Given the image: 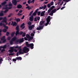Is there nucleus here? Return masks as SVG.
<instances>
[{
  "label": "nucleus",
  "instance_id": "20e7f679",
  "mask_svg": "<svg viewBox=\"0 0 78 78\" xmlns=\"http://www.w3.org/2000/svg\"><path fill=\"white\" fill-rule=\"evenodd\" d=\"M23 51L24 53H27L30 51V49L27 46H25L23 49Z\"/></svg>",
  "mask_w": 78,
  "mask_h": 78
},
{
  "label": "nucleus",
  "instance_id": "69168bd1",
  "mask_svg": "<svg viewBox=\"0 0 78 78\" xmlns=\"http://www.w3.org/2000/svg\"><path fill=\"white\" fill-rule=\"evenodd\" d=\"M24 40H25V41L27 40V37H24Z\"/></svg>",
  "mask_w": 78,
  "mask_h": 78
},
{
  "label": "nucleus",
  "instance_id": "412c9836",
  "mask_svg": "<svg viewBox=\"0 0 78 78\" xmlns=\"http://www.w3.org/2000/svg\"><path fill=\"white\" fill-rule=\"evenodd\" d=\"M17 8H18V9H20V8H22V6L21 5L19 4V5H18L17 6Z\"/></svg>",
  "mask_w": 78,
  "mask_h": 78
},
{
  "label": "nucleus",
  "instance_id": "774afa93",
  "mask_svg": "<svg viewBox=\"0 0 78 78\" xmlns=\"http://www.w3.org/2000/svg\"><path fill=\"white\" fill-rule=\"evenodd\" d=\"M27 3V2H25L23 3V5H25Z\"/></svg>",
  "mask_w": 78,
  "mask_h": 78
},
{
  "label": "nucleus",
  "instance_id": "5701e85b",
  "mask_svg": "<svg viewBox=\"0 0 78 78\" xmlns=\"http://www.w3.org/2000/svg\"><path fill=\"white\" fill-rule=\"evenodd\" d=\"M16 30H19V26L18 25L16 27Z\"/></svg>",
  "mask_w": 78,
  "mask_h": 78
},
{
  "label": "nucleus",
  "instance_id": "680f3d73",
  "mask_svg": "<svg viewBox=\"0 0 78 78\" xmlns=\"http://www.w3.org/2000/svg\"><path fill=\"white\" fill-rule=\"evenodd\" d=\"M24 17H25V16L23 15L22 18H21V19H24Z\"/></svg>",
  "mask_w": 78,
  "mask_h": 78
},
{
  "label": "nucleus",
  "instance_id": "393cba45",
  "mask_svg": "<svg viewBox=\"0 0 78 78\" xmlns=\"http://www.w3.org/2000/svg\"><path fill=\"white\" fill-rule=\"evenodd\" d=\"M3 32H4V33H6L7 31V29H4L2 30Z\"/></svg>",
  "mask_w": 78,
  "mask_h": 78
},
{
  "label": "nucleus",
  "instance_id": "9d476101",
  "mask_svg": "<svg viewBox=\"0 0 78 78\" xmlns=\"http://www.w3.org/2000/svg\"><path fill=\"white\" fill-rule=\"evenodd\" d=\"M8 6H10L9 7V9H11L12 8V4H11V2L9 4Z\"/></svg>",
  "mask_w": 78,
  "mask_h": 78
},
{
  "label": "nucleus",
  "instance_id": "58836bf2",
  "mask_svg": "<svg viewBox=\"0 0 78 78\" xmlns=\"http://www.w3.org/2000/svg\"><path fill=\"white\" fill-rule=\"evenodd\" d=\"M33 8V6H31L30 7H29V10H30V9H31L32 8Z\"/></svg>",
  "mask_w": 78,
  "mask_h": 78
},
{
  "label": "nucleus",
  "instance_id": "13d9d810",
  "mask_svg": "<svg viewBox=\"0 0 78 78\" xmlns=\"http://www.w3.org/2000/svg\"><path fill=\"white\" fill-rule=\"evenodd\" d=\"M10 44H11V45H12V44H13V43L12 42V41H10Z\"/></svg>",
  "mask_w": 78,
  "mask_h": 78
},
{
  "label": "nucleus",
  "instance_id": "dca6fc26",
  "mask_svg": "<svg viewBox=\"0 0 78 78\" xmlns=\"http://www.w3.org/2000/svg\"><path fill=\"white\" fill-rule=\"evenodd\" d=\"M17 40V37L16 36H14L13 38L12 39V41H16Z\"/></svg>",
  "mask_w": 78,
  "mask_h": 78
},
{
  "label": "nucleus",
  "instance_id": "e2e57ef3",
  "mask_svg": "<svg viewBox=\"0 0 78 78\" xmlns=\"http://www.w3.org/2000/svg\"><path fill=\"white\" fill-rule=\"evenodd\" d=\"M38 10L39 9H37L35 10V12L37 13V11H38Z\"/></svg>",
  "mask_w": 78,
  "mask_h": 78
},
{
  "label": "nucleus",
  "instance_id": "a19ab883",
  "mask_svg": "<svg viewBox=\"0 0 78 78\" xmlns=\"http://www.w3.org/2000/svg\"><path fill=\"white\" fill-rule=\"evenodd\" d=\"M2 41H2L3 43H5V42H6V39H5L3 40H2Z\"/></svg>",
  "mask_w": 78,
  "mask_h": 78
},
{
  "label": "nucleus",
  "instance_id": "5fc2aeb1",
  "mask_svg": "<svg viewBox=\"0 0 78 78\" xmlns=\"http://www.w3.org/2000/svg\"><path fill=\"white\" fill-rule=\"evenodd\" d=\"M11 16H12V13H10V14H9V15H8V17H11Z\"/></svg>",
  "mask_w": 78,
  "mask_h": 78
},
{
  "label": "nucleus",
  "instance_id": "4c0bfd02",
  "mask_svg": "<svg viewBox=\"0 0 78 78\" xmlns=\"http://www.w3.org/2000/svg\"><path fill=\"white\" fill-rule=\"evenodd\" d=\"M51 9H49L48 11V13H50V12H51Z\"/></svg>",
  "mask_w": 78,
  "mask_h": 78
},
{
  "label": "nucleus",
  "instance_id": "09e8293b",
  "mask_svg": "<svg viewBox=\"0 0 78 78\" xmlns=\"http://www.w3.org/2000/svg\"><path fill=\"white\" fill-rule=\"evenodd\" d=\"M34 22H37V18L36 17L34 18Z\"/></svg>",
  "mask_w": 78,
  "mask_h": 78
},
{
  "label": "nucleus",
  "instance_id": "7c9ffc66",
  "mask_svg": "<svg viewBox=\"0 0 78 78\" xmlns=\"http://www.w3.org/2000/svg\"><path fill=\"white\" fill-rule=\"evenodd\" d=\"M5 39V36H3L1 39V41Z\"/></svg>",
  "mask_w": 78,
  "mask_h": 78
},
{
  "label": "nucleus",
  "instance_id": "e433bc0d",
  "mask_svg": "<svg viewBox=\"0 0 78 78\" xmlns=\"http://www.w3.org/2000/svg\"><path fill=\"white\" fill-rule=\"evenodd\" d=\"M9 34V32H7L6 33V36H8Z\"/></svg>",
  "mask_w": 78,
  "mask_h": 78
},
{
  "label": "nucleus",
  "instance_id": "39448f33",
  "mask_svg": "<svg viewBox=\"0 0 78 78\" xmlns=\"http://www.w3.org/2000/svg\"><path fill=\"white\" fill-rule=\"evenodd\" d=\"M6 1H4L1 4L2 6H5V7H3V9H8V7H7L8 5H5V4H6Z\"/></svg>",
  "mask_w": 78,
  "mask_h": 78
},
{
  "label": "nucleus",
  "instance_id": "7ed1b4c3",
  "mask_svg": "<svg viewBox=\"0 0 78 78\" xmlns=\"http://www.w3.org/2000/svg\"><path fill=\"white\" fill-rule=\"evenodd\" d=\"M26 45L27 47H30V49H33L34 48V44L33 43L28 44V42H26Z\"/></svg>",
  "mask_w": 78,
  "mask_h": 78
},
{
  "label": "nucleus",
  "instance_id": "bf43d9fd",
  "mask_svg": "<svg viewBox=\"0 0 78 78\" xmlns=\"http://www.w3.org/2000/svg\"><path fill=\"white\" fill-rule=\"evenodd\" d=\"M37 20H40V17H37Z\"/></svg>",
  "mask_w": 78,
  "mask_h": 78
},
{
  "label": "nucleus",
  "instance_id": "0e129e2a",
  "mask_svg": "<svg viewBox=\"0 0 78 78\" xmlns=\"http://www.w3.org/2000/svg\"><path fill=\"white\" fill-rule=\"evenodd\" d=\"M22 15V14L20 13H18V16H21Z\"/></svg>",
  "mask_w": 78,
  "mask_h": 78
},
{
  "label": "nucleus",
  "instance_id": "864d4df0",
  "mask_svg": "<svg viewBox=\"0 0 78 78\" xmlns=\"http://www.w3.org/2000/svg\"><path fill=\"white\" fill-rule=\"evenodd\" d=\"M40 14H41V12L40 11L38 12L37 13L38 16H40Z\"/></svg>",
  "mask_w": 78,
  "mask_h": 78
},
{
  "label": "nucleus",
  "instance_id": "3c124183",
  "mask_svg": "<svg viewBox=\"0 0 78 78\" xmlns=\"http://www.w3.org/2000/svg\"><path fill=\"white\" fill-rule=\"evenodd\" d=\"M23 32L21 31L20 32L19 34H20V35H22V34H23Z\"/></svg>",
  "mask_w": 78,
  "mask_h": 78
},
{
  "label": "nucleus",
  "instance_id": "473e14b6",
  "mask_svg": "<svg viewBox=\"0 0 78 78\" xmlns=\"http://www.w3.org/2000/svg\"><path fill=\"white\" fill-rule=\"evenodd\" d=\"M55 8V6H52L51 7H50V9H51V10H53V9Z\"/></svg>",
  "mask_w": 78,
  "mask_h": 78
},
{
  "label": "nucleus",
  "instance_id": "b1692460",
  "mask_svg": "<svg viewBox=\"0 0 78 78\" xmlns=\"http://www.w3.org/2000/svg\"><path fill=\"white\" fill-rule=\"evenodd\" d=\"M37 13H36V12H34L33 14L32 15V16H33V17H34V16H35L36 15V14Z\"/></svg>",
  "mask_w": 78,
  "mask_h": 78
},
{
  "label": "nucleus",
  "instance_id": "2eb2a0df",
  "mask_svg": "<svg viewBox=\"0 0 78 78\" xmlns=\"http://www.w3.org/2000/svg\"><path fill=\"white\" fill-rule=\"evenodd\" d=\"M2 48H6V45H5L3 46H1L0 47V50L2 49Z\"/></svg>",
  "mask_w": 78,
  "mask_h": 78
},
{
  "label": "nucleus",
  "instance_id": "a211bd4d",
  "mask_svg": "<svg viewBox=\"0 0 78 78\" xmlns=\"http://www.w3.org/2000/svg\"><path fill=\"white\" fill-rule=\"evenodd\" d=\"M44 22H45L44 21H40V25H44Z\"/></svg>",
  "mask_w": 78,
  "mask_h": 78
},
{
  "label": "nucleus",
  "instance_id": "0eeeda50",
  "mask_svg": "<svg viewBox=\"0 0 78 78\" xmlns=\"http://www.w3.org/2000/svg\"><path fill=\"white\" fill-rule=\"evenodd\" d=\"M35 27V26L34 25H32V26H28V27L29 30H31L33 28H34V27Z\"/></svg>",
  "mask_w": 78,
  "mask_h": 78
},
{
  "label": "nucleus",
  "instance_id": "f8f14e48",
  "mask_svg": "<svg viewBox=\"0 0 78 78\" xmlns=\"http://www.w3.org/2000/svg\"><path fill=\"white\" fill-rule=\"evenodd\" d=\"M20 27V28H22V29H24L25 27V23H23L21 24Z\"/></svg>",
  "mask_w": 78,
  "mask_h": 78
},
{
  "label": "nucleus",
  "instance_id": "c85d7f7f",
  "mask_svg": "<svg viewBox=\"0 0 78 78\" xmlns=\"http://www.w3.org/2000/svg\"><path fill=\"white\" fill-rule=\"evenodd\" d=\"M16 21L17 22H19L20 21V19L19 18H17L16 19Z\"/></svg>",
  "mask_w": 78,
  "mask_h": 78
},
{
  "label": "nucleus",
  "instance_id": "49530a36",
  "mask_svg": "<svg viewBox=\"0 0 78 78\" xmlns=\"http://www.w3.org/2000/svg\"><path fill=\"white\" fill-rule=\"evenodd\" d=\"M29 39L30 40H32V39H33V37H31L30 36Z\"/></svg>",
  "mask_w": 78,
  "mask_h": 78
},
{
  "label": "nucleus",
  "instance_id": "a878e982",
  "mask_svg": "<svg viewBox=\"0 0 78 78\" xmlns=\"http://www.w3.org/2000/svg\"><path fill=\"white\" fill-rule=\"evenodd\" d=\"M6 9L4 11V13H6L8 11V8L7 9Z\"/></svg>",
  "mask_w": 78,
  "mask_h": 78
},
{
  "label": "nucleus",
  "instance_id": "bb28decb",
  "mask_svg": "<svg viewBox=\"0 0 78 78\" xmlns=\"http://www.w3.org/2000/svg\"><path fill=\"white\" fill-rule=\"evenodd\" d=\"M56 11V9H53V10H52L51 12H52L53 13H55Z\"/></svg>",
  "mask_w": 78,
  "mask_h": 78
},
{
  "label": "nucleus",
  "instance_id": "1a4fd4ad",
  "mask_svg": "<svg viewBox=\"0 0 78 78\" xmlns=\"http://www.w3.org/2000/svg\"><path fill=\"white\" fill-rule=\"evenodd\" d=\"M43 26H39V27H37L36 28V30H41L43 28Z\"/></svg>",
  "mask_w": 78,
  "mask_h": 78
},
{
  "label": "nucleus",
  "instance_id": "aec40b11",
  "mask_svg": "<svg viewBox=\"0 0 78 78\" xmlns=\"http://www.w3.org/2000/svg\"><path fill=\"white\" fill-rule=\"evenodd\" d=\"M16 59L17 60H22V58L21 57H18L16 58Z\"/></svg>",
  "mask_w": 78,
  "mask_h": 78
},
{
  "label": "nucleus",
  "instance_id": "052dcab7",
  "mask_svg": "<svg viewBox=\"0 0 78 78\" xmlns=\"http://www.w3.org/2000/svg\"><path fill=\"white\" fill-rule=\"evenodd\" d=\"M66 8V7H65V6L62 7L61 8V10H62V9H64V8Z\"/></svg>",
  "mask_w": 78,
  "mask_h": 78
},
{
  "label": "nucleus",
  "instance_id": "ea45409f",
  "mask_svg": "<svg viewBox=\"0 0 78 78\" xmlns=\"http://www.w3.org/2000/svg\"><path fill=\"white\" fill-rule=\"evenodd\" d=\"M47 6H48V8H50V7L51 6V5H50V4H48L47 5Z\"/></svg>",
  "mask_w": 78,
  "mask_h": 78
},
{
  "label": "nucleus",
  "instance_id": "c9c22d12",
  "mask_svg": "<svg viewBox=\"0 0 78 78\" xmlns=\"http://www.w3.org/2000/svg\"><path fill=\"white\" fill-rule=\"evenodd\" d=\"M25 35H26V33L25 32H24L23 34L22 37H25Z\"/></svg>",
  "mask_w": 78,
  "mask_h": 78
},
{
  "label": "nucleus",
  "instance_id": "ddd939ff",
  "mask_svg": "<svg viewBox=\"0 0 78 78\" xmlns=\"http://www.w3.org/2000/svg\"><path fill=\"white\" fill-rule=\"evenodd\" d=\"M45 11H42L41 14V17H43V16H44V15L45 14Z\"/></svg>",
  "mask_w": 78,
  "mask_h": 78
},
{
  "label": "nucleus",
  "instance_id": "8fccbe9b",
  "mask_svg": "<svg viewBox=\"0 0 78 78\" xmlns=\"http://www.w3.org/2000/svg\"><path fill=\"white\" fill-rule=\"evenodd\" d=\"M26 9H28V10H29V9H30V6H27L26 8Z\"/></svg>",
  "mask_w": 78,
  "mask_h": 78
},
{
  "label": "nucleus",
  "instance_id": "6e6552de",
  "mask_svg": "<svg viewBox=\"0 0 78 78\" xmlns=\"http://www.w3.org/2000/svg\"><path fill=\"white\" fill-rule=\"evenodd\" d=\"M12 3L15 6H16L17 3V0H13L12 1Z\"/></svg>",
  "mask_w": 78,
  "mask_h": 78
},
{
  "label": "nucleus",
  "instance_id": "9b49d317",
  "mask_svg": "<svg viewBox=\"0 0 78 78\" xmlns=\"http://www.w3.org/2000/svg\"><path fill=\"white\" fill-rule=\"evenodd\" d=\"M23 52H22V49H20L19 50V55H23Z\"/></svg>",
  "mask_w": 78,
  "mask_h": 78
},
{
  "label": "nucleus",
  "instance_id": "f03ea898",
  "mask_svg": "<svg viewBox=\"0 0 78 78\" xmlns=\"http://www.w3.org/2000/svg\"><path fill=\"white\" fill-rule=\"evenodd\" d=\"M52 17H51L50 16H48L47 18L46 19V23L45 24V26H47L49 24V25L51 24V22H50L52 18Z\"/></svg>",
  "mask_w": 78,
  "mask_h": 78
},
{
  "label": "nucleus",
  "instance_id": "6e6d98bb",
  "mask_svg": "<svg viewBox=\"0 0 78 78\" xmlns=\"http://www.w3.org/2000/svg\"><path fill=\"white\" fill-rule=\"evenodd\" d=\"M11 37H9L7 38V40L8 41H9V40H10V39H11Z\"/></svg>",
  "mask_w": 78,
  "mask_h": 78
},
{
  "label": "nucleus",
  "instance_id": "79ce46f5",
  "mask_svg": "<svg viewBox=\"0 0 78 78\" xmlns=\"http://www.w3.org/2000/svg\"><path fill=\"white\" fill-rule=\"evenodd\" d=\"M53 13L51 11V12L49 14V15L51 16H53Z\"/></svg>",
  "mask_w": 78,
  "mask_h": 78
},
{
  "label": "nucleus",
  "instance_id": "de8ad7c7",
  "mask_svg": "<svg viewBox=\"0 0 78 78\" xmlns=\"http://www.w3.org/2000/svg\"><path fill=\"white\" fill-rule=\"evenodd\" d=\"M34 0H32L31 2V3H34Z\"/></svg>",
  "mask_w": 78,
  "mask_h": 78
},
{
  "label": "nucleus",
  "instance_id": "423d86ee",
  "mask_svg": "<svg viewBox=\"0 0 78 78\" xmlns=\"http://www.w3.org/2000/svg\"><path fill=\"white\" fill-rule=\"evenodd\" d=\"M24 41V38H20L18 40L16 41V42H19V43L20 44V43L23 42Z\"/></svg>",
  "mask_w": 78,
  "mask_h": 78
},
{
  "label": "nucleus",
  "instance_id": "4d7b16f0",
  "mask_svg": "<svg viewBox=\"0 0 78 78\" xmlns=\"http://www.w3.org/2000/svg\"><path fill=\"white\" fill-rule=\"evenodd\" d=\"M30 35L31 36H34V34H33V33H32L31 34H30Z\"/></svg>",
  "mask_w": 78,
  "mask_h": 78
},
{
  "label": "nucleus",
  "instance_id": "37998d69",
  "mask_svg": "<svg viewBox=\"0 0 78 78\" xmlns=\"http://www.w3.org/2000/svg\"><path fill=\"white\" fill-rule=\"evenodd\" d=\"M28 4H30L31 3V0H29L27 1Z\"/></svg>",
  "mask_w": 78,
  "mask_h": 78
},
{
  "label": "nucleus",
  "instance_id": "f3484780",
  "mask_svg": "<svg viewBox=\"0 0 78 78\" xmlns=\"http://www.w3.org/2000/svg\"><path fill=\"white\" fill-rule=\"evenodd\" d=\"M9 53H12L14 51V49L13 48H12L10 50H9Z\"/></svg>",
  "mask_w": 78,
  "mask_h": 78
},
{
  "label": "nucleus",
  "instance_id": "cd10ccee",
  "mask_svg": "<svg viewBox=\"0 0 78 78\" xmlns=\"http://www.w3.org/2000/svg\"><path fill=\"white\" fill-rule=\"evenodd\" d=\"M17 23L16 22H14V23H13L12 25L13 26H17Z\"/></svg>",
  "mask_w": 78,
  "mask_h": 78
},
{
  "label": "nucleus",
  "instance_id": "4468645a",
  "mask_svg": "<svg viewBox=\"0 0 78 78\" xmlns=\"http://www.w3.org/2000/svg\"><path fill=\"white\" fill-rule=\"evenodd\" d=\"M33 16H30L29 17V20L30 22H33V19L34 18H33Z\"/></svg>",
  "mask_w": 78,
  "mask_h": 78
},
{
  "label": "nucleus",
  "instance_id": "a18cd8bd",
  "mask_svg": "<svg viewBox=\"0 0 78 78\" xmlns=\"http://www.w3.org/2000/svg\"><path fill=\"white\" fill-rule=\"evenodd\" d=\"M14 53H9V55H11V56H13V55H14Z\"/></svg>",
  "mask_w": 78,
  "mask_h": 78
},
{
  "label": "nucleus",
  "instance_id": "338daca9",
  "mask_svg": "<svg viewBox=\"0 0 78 78\" xmlns=\"http://www.w3.org/2000/svg\"><path fill=\"white\" fill-rule=\"evenodd\" d=\"M43 7H44V9H45V8H46V7H47V6L46 5H44Z\"/></svg>",
  "mask_w": 78,
  "mask_h": 78
},
{
  "label": "nucleus",
  "instance_id": "f257e3e1",
  "mask_svg": "<svg viewBox=\"0 0 78 78\" xmlns=\"http://www.w3.org/2000/svg\"><path fill=\"white\" fill-rule=\"evenodd\" d=\"M2 22L3 23H5L6 25H7L8 24V23H7V19H6V17H5L3 18V19L2 20V21L1 22V23H0V26H3L5 28V29H6V30H8V26H6V25L5 24V23H2Z\"/></svg>",
  "mask_w": 78,
  "mask_h": 78
},
{
  "label": "nucleus",
  "instance_id": "603ef678",
  "mask_svg": "<svg viewBox=\"0 0 78 78\" xmlns=\"http://www.w3.org/2000/svg\"><path fill=\"white\" fill-rule=\"evenodd\" d=\"M17 59L16 58H13L12 59V61H16Z\"/></svg>",
  "mask_w": 78,
  "mask_h": 78
},
{
  "label": "nucleus",
  "instance_id": "c756f323",
  "mask_svg": "<svg viewBox=\"0 0 78 78\" xmlns=\"http://www.w3.org/2000/svg\"><path fill=\"white\" fill-rule=\"evenodd\" d=\"M33 11H32L29 14V16H31L32 14H33Z\"/></svg>",
  "mask_w": 78,
  "mask_h": 78
},
{
  "label": "nucleus",
  "instance_id": "2f4dec72",
  "mask_svg": "<svg viewBox=\"0 0 78 78\" xmlns=\"http://www.w3.org/2000/svg\"><path fill=\"white\" fill-rule=\"evenodd\" d=\"M14 34H15V32H12V33L11 34V37H13V36H14Z\"/></svg>",
  "mask_w": 78,
  "mask_h": 78
},
{
  "label": "nucleus",
  "instance_id": "72a5a7b5",
  "mask_svg": "<svg viewBox=\"0 0 78 78\" xmlns=\"http://www.w3.org/2000/svg\"><path fill=\"white\" fill-rule=\"evenodd\" d=\"M32 23H31V22L30 21H29L27 23L28 25H30V26H31V25Z\"/></svg>",
  "mask_w": 78,
  "mask_h": 78
},
{
  "label": "nucleus",
  "instance_id": "c03bdc74",
  "mask_svg": "<svg viewBox=\"0 0 78 78\" xmlns=\"http://www.w3.org/2000/svg\"><path fill=\"white\" fill-rule=\"evenodd\" d=\"M51 6H52V5H54V3L53 2H51Z\"/></svg>",
  "mask_w": 78,
  "mask_h": 78
},
{
  "label": "nucleus",
  "instance_id": "4be33fe9",
  "mask_svg": "<svg viewBox=\"0 0 78 78\" xmlns=\"http://www.w3.org/2000/svg\"><path fill=\"white\" fill-rule=\"evenodd\" d=\"M19 30H16L15 34L16 36H17L18 34H19Z\"/></svg>",
  "mask_w": 78,
  "mask_h": 78
},
{
  "label": "nucleus",
  "instance_id": "f704fd0d",
  "mask_svg": "<svg viewBox=\"0 0 78 78\" xmlns=\"http://www.w3.org/2000/svg\"><path fill=\"white\" fill-rule=\"evenodd\" d=\"M26 37H27V38H28V39H29L30 37V35L28 34H27L26 35Z\"/></svg>",
  "mask_w": 78,
  "mask_h": 78
},
{
  "label": "nucleus",
  "instance_id": "6ab92c4d",
  "mask_svg": "<svg viewBox=\"0 0 78 78\" xmlns=\"http://www.w3.org/2000/svg\"><path fill=\"white\" fill-rule=\"evenodd\" d=\"M4 16V14H3V11H2L0 12V16Z\"/></svg>",
  "mask_w": 78,
  "mask_h": 78
}]
</instances>
